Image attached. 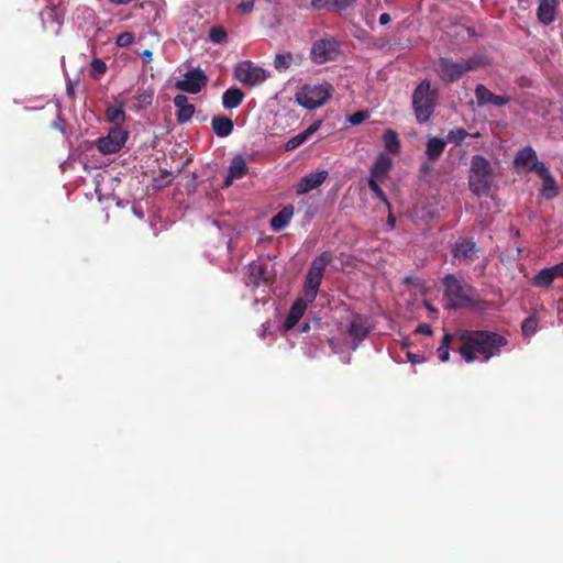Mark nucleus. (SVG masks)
<instances>
[{
	"label": "nucleus",
	"mask_w": 563,
	"mask_h": 563,
	"mask_svg": "<svg viewBox=\"0 0 563 563\" xmlns=\"http://www.w3.org/2000/svg\"><path fill=\"white\" fill-rule=\"evenodd\" d=\"M457 338L461 343L459 353L467 363L476 360L487 362L499 356L508 345L506 336L489 330H461Z\"/></svg>",
	"instance_id": "obj_1"
},
{
	"label": "nucleus",
	"mask_w": 563,
	"mask_h": 563,
	"mask_svg": "<svg viewBox=\"0 0 563 563\" xmlns=\"http://www.w3.org/2000/svg\"><path fill=\"white\" fill-rule=\"evenodd\" d=\"M332 253L324 251L311 262L303 283V299H297L292 303L285 319L287 330L292 329L303 316L307 307L306 301L311 303L316 300L325 268L332 262Z\"/></svg>",
	"instance_id": "obj_2"
},
{
	"label": "nucleus",
	"mask_w": 563,
	"mask_h": 563,
	"mask_svg": "<svg viewBox=\"0 0 563 563\" xmlns=\"http://www.w3.org/2000/svg\"><path fill=\"white\" fill-rule=\"evenodd\" d=\"M443 286V296L446 300V308L457 310L467 307H474L475 288L453 274H446L441 279Z\"/></svg>",
	"instance_id": "obj_3"
},
{
	"label": "nucleus",
	"mask_w": 563,
	"mask_h": 563,
	"mask_svg": "<svg viewBox=\"0 0 563 563\" xmlns=\"http://www.w3.org/2000/svg\"><path fill=\"white\" fill-rule=\"evenodd\" d=\"M439 98L438 88L429 79H423L412 92V109L416 120L426 123L432 117Z\"/></svg>",
	"instance_id": "obj_4"
},
{
	"label": "nucleus",
	"mask_w": 563,
	"mask_h": 563,
	"mask_svg": "<svg viewBox=\"0 0 563 563\" xmlns=\"http://www.w3.org/2000/svg\"><path fill=\"white\" fill-rule=\"evenodd\" d=\"M494 173L489 161L483 155H474L471 159L468 187L481 197L488 196L494 186Z\"/></svg>",
	"instance_id": "obj_5"
},
{
	"label": "nucleus",
	"mask_w": 563,
	"mask_h": 563,
	"mask_svg": "<svg viewBox=\"0 0 563 563\" xmlns=\"http://www.w3.org/2000/svg\"><path fill=\"white\" fill-rule=\"evenodd\" d=\"M479 66L477 58L472 57L463 62H454L449 57H441L435 64V71L440 79L446 84L459 80L465 73Z\"/></svg>",
	"instance_id": "obj_6"
},
{
	"label": "nucleus",
	"mask_w": 563,
	"mask_h": 563,
	"mask_svg": "<svg viewBox=\"0 0 563 563\" xmlns=\"http://www.w3.org/2000/svg\"><path fill=\"white\" fill-rule=\"evenodd\" d=\"M330 84L305 85L297 93L296 101L303 108L313 110L323 106L331 97Z\"/></svg>",
	"instance_id": "obj_7"
},
{
	"label": "nucleus",
	"mask_w": 563,
	"mask_h": 563,
	"mask_svg": "<svg viewBox=\"0 0 563 563\" xmlns=\"http://www.w3.org/2000/svg\"><path fill=\"white\" fill-rule=\"evenodd\" d=\"M276 278V271L269 258L260 257L249 266L247 286L258 287L272 285Z\"/></svg>",
	"instance_id": "obj_8"
},
{
	"label": "nucleus",
	"mask_w": 563,
	"mask_h": 563,
	"mask_svg": "<svg viewBox=\"0 0 563 563\" xmlns=\"http://www.w3.org/2000/svg\"><path fill=\"white\" fill-rule=\"evenodd\" d=\"M267 77L266 70L251 60H243L234 68V78L250 88L264 82Z\"/></svg>",
	"instance_id": "obj_9"
},
{
	"label": "nucleus",
	"mask_w": 563,
	"mask_h": 563,
	"mask_svg": "<svg viewBox=\"0 0 563 563\" xmlns=\"http://www.w3.org/2000/svg\"><path fill=\"white\" fill-rule=\"evenodd\" d=\"M340 53L339 42L333 36H324L312 44L310 58L316 64L334 60Z\"/></svg>",
	"instance_id": "obj_10"
},
{
	"label": "nucleus",
	"mask_w": 563,
	"mask_h": 563,
	"mask_svg": "<svg viewBox=\"0 0 563 563\" xmlns=\"http://www.w3.org/2000/svg\"><path fill=\"white\" fill-rule=\"evenodd\" d=\"M129 134L122 126H113L106 136L96 141L98 151L103 155L118 153L128 141Z\"/></svg>",
	"instance_id": "obj_11"
},
{
	"label": "nucleus",
	"mask_w": 563,
	"mask_h": 563,
	"mask_svg": "<svg viewBox=\"0 0 563 563\" xmlns=\"http://www.w3.org/2000/svg\"><path fill=\"white\" fill-rule=\"evenodd\" d=\"M514 166L521 173H534L536 175H538L541 169L547 167L543 162L539 161L537 152L530 145L520 148L516 153L514 158Z\"/></svg>",
	"instance_id": "obj_12"
},
{
	"label": "nucleus",
	"mask_w": 563,
	"mask_h": 563,
	"mask_svg": "<svg viewBox=\"0 0 563 563\" xmlns=\"http://www.w3.org/2000/svg\"><path fill=\"white\" fill-rule=\"evenodd\" d=\"M373 327L369 323V318L361 313H354L346 325V334L352 340L351 347L356 350L360 344L369 335Z\"/></svg>",
	"instance_id": "obj_13"
},
{
	"label": "nucleus",
	"mask_w": 563,
	"mask_h": 563,
	"mask_svg": "<svg viewBox=\"0 0 563 563\" xmlns=\"http://www.w3.org/2000/svg\"><path fill=\"white\" fill-rule=\"evenodd\" d=\"M208 77L200 68H194L184 74L181 80L175 84L176 89L188 93H198L207 85Z\"/></svg>",
	"instance_id": "obj_14"
},
{
	"label": "nucleus",
	"mask_w": 563,
	"mask_h": 563,
	"mask_svg": "<svg viewBox=\"0 0 563 563\" xmlns=\"http://www.w3.org/2000/svg\"><path fill=\"white\" fill-rule=\"evenodd\" d=\"M479 249L472 239L460 238L452 247V257L459 262L472 264Z\"/></svg>",
	"instance_id": "obj_15"
},
{
	"label": "nucleus",
	"mask_w": 563,
	"mask_h": 563,
	"mask_svg": "<svg viewBox=\"0 0 563 563\" xmlns=\"http://www.w3.org/2000/svg\"><path fill=\"white\" fill-rule=\"evenodd\" d=\"M329 173L327 170H320L305 175L299 183L296 185V194L298 196L306 195L309 191L320 187L328 178Z\"/></svg>",
	"instance_id": "obj_16"
},
{
	"label": "nucleus",
	"mask_w": 563,
	"mask_h": 563,
	"mask_svg": "<svg viewBox=\"0 0 563 563\" xmlns=\"http://www.w3.org/2000/svg\"><path fill=\"white\" fill-rule=\"evenodd\" d=\"M563 276V262L552 266L542 268L534 277L533 285L539 288H549L555 278Z\"/></svg>",
	"instance_id": "obj_17"
},
{
	"label": "nucleus",
	"mask_w": 563,
	"mask_h": 563,
	"mask_svg": "<svg viewBox=\"0 0 563 563\" xmlns=\"http://www.w3.org/2000/svg\"><path fill=\"white\" fill-rule=\"evenodd\" d=\"M542 180V187L540 189L541 196L547 200H552L559 195V186L555 178L551 174L549 167L541 169L537 175Z\"/></svg>",
	"instance_id": "obj_18"
},
{
	"label": "nucleus",
	"mask_w": 563,
	"mask_h": 563,
	"mask_svg": "<svg viewBox=\"0 0 563 563\" xmlns=\"http://www.w3.org/2000/svg\"><path fill=\"white\" fill-rule=\"evenodd\" d=\"M174 104L177 108L176 118H177V122L179 124H184L192 118L196 108L192 103H189L187 96H185V95L175 96Z\"/></svg>",
	"instance_id": "obj_19"
},
{
	"label": "nucleus",
	"mask_w": 563,
	"mask_h": 563,
	"mask_svg": "<svg viewBox=\"0 0 563 563\" xmlns=\"http://www.w3.org/2000/svg\"><path fill=\"white\" fill-rule=\"evenodd\" d=\"M393 166V161L389 156H387L384 153H380L373 166L371 167V176L369 178L378 179L379 181H384L387 177L388 173L390 172Z\"/></svg>",
	"instance_id": "obj_20"
},
{
	"label": "nucleus",
	"mask_w": 563,
	"mask_h": 563,
	"mask_svg": "<svg viewBox=\"0 0 563 563\" xmlns=\"http://www.w3.org/2000/svg\"><path fill=\"white\" fill-rule=\"evenodd\" d=\"M558 5V0H539L537 10L539 21L544 25H550L555 20Z\"/></svg>",
	"instance_id": "obj_21"
},
{
	"label": "nucleus",
	"mask_w": 563,
	"mask_h": 563,
	"mask_svg": "<svg viewBox=\"0 0 563 563\" xmlns=\"http://www.w3.org/2000/svg\"><path fill=\"white\" fill-rule=\"evenodd\" d=\"M321 121H316L301 133L290 137L285 144V150L287 152L296 150L306 141H308L321 128Z\"/></svg>",
	"instance_id": "obj_22"
},
{
	"label": "nucleus",
	"mask_w": 563,
	"mask_h": 563,
	"mask_svg": "<svg viewBox=\"0 0 563 563\" xmlns=\"http://www.w3.org/2000/svg\"><path fill=\"white\" fill-rule=\"evenodd\" d=\"M211 126L216 135L227 137L233 132L234 123L225 115H214L211 120Z\"/></svg>",
	"instance_id": "obj_23"
},
{
	"label": "nucleus",
	"mask_w": 563,
	"mask_h": 563,
	"mask_svg": "<svg viewBox=\"0 0 563 563\" xmlns=\"http://www.w3.org/2000/svg\"><path fill=\"white\" fill-rule=\"evenodd\" d=\"M446 141L440 137H429L426 145V155L429 161L435 162L443 154Z\"/></svg>",
	"instance_id": "obj_24"
},
{
	"label": "nucleus",
	"mask_w": 563,
	"mask_h": 563,
	"mask_svg": "<svg viewBox=\"0 0 563 563\" xmlns=\"http://www.w3.org/2000/svg\"><path fill=\"white\" fill-rule=\"evenodd\" d=\"M244 92L238 88V87H230L229 89H227L222 96V106L225 108V109H235L238 108L239 106H241V103L243 102L244 100Z\"/></svg>",
	"instance_id": "obj_25"
},
{
	"label": "nucleus",
	"mask_w": 563,
	"mask_h": 563,
	"mask_svg": "<svg viewBox=\"0 0 563 563\" xmlns=\"http://www.w3.org/2000/svg\"><path fill=\"white\" fill-rule=\"evenodd\" d=\"M355 0H311V5L316 10H336L342 11L354 3Z\"/></svg>",
	"instance_id": "obj_26"
},
{
	"label": "nucleus",
	"mask_w": 563,
	"mask_h": 563,
	"mask_svg": "<svg viewBox=\"0 0 563 563\" xmlns=\"http://www.w3.org/2000/svg\"><path fill=\"white\" fill-rule=\"evenodd\" d=\"M294 214V206L288 205L284 207L277 214H275L271 220V227L273 230L277 231L282 228L286 227Z\"/></svg>",
	"instance_id": "obj_27"
},
{
	"label": "nucleus",
	"mask_w": 563,
	"mask_h": 563,
	"mask_svg": "<svg viewBox=\"0 0 563 563\" xmlns=\"http://www.w3.org/2000/svg\"><path fill=\"white\" fill-rule=\"evenodd\" d=\"M154 93V89L151 87L139 88L137 93L134 97V108L136 110L148 108L153 102Z\"/></svg>",
	"instance_id": "obj_28"
},
{
	"label": "nucleus",
	"mask_w": 563,
	"mask_h": 563,
	"mask_svg": "<svg viewBox=\"0 0 563 563\" xmlns=\"http://www.w3.org/2000/svg\"><path fill=\"white\" fill-rule=\"evenodd\" d=\"M229 174L231 178L241 179L247 174V165L242 155H236L231 161L229 166Z\"/></svg>",
	"instance_id": "obj_29"
},
{
	"label": "nucleus",
	"mask_w": 563,
	"mask_h": 563,
	"mask_svg": "<svg viewBox=\"0 0 563 563\" xmlns=\"http://www.w3.org/2000/svg\"><path fill=\"white\" fill-rule=\"evenodd\" d=\"M107 120L115 126H121L125 121V112L123 106H109L106 110Z\"/></svg>",
	"instance_id": "obj_30"
},
{
	"label": "nucleus",
	"mask_w": 563,
	"mask_h": 563,
	"mask_svg": "<svg viewBox=\"0 0 563 563\" xmlns=\"http://www.w3.org/2000/svg\"><path fill=\"white\" fill-rule=\"evenodd\" d=\"M495 93L492 92L485 85L478 84L475 87V98L478 107L493 104Z\"/></svg>",
	"instance_id": "obj_31"
},
{
	"label": "nucleus",
	"mask_w": 563,
	"mask_h": 563,
	"mask_svg": "<svg viewBox=\"0 0 563 563\" xmlns=\"http://www.w3.org/2000/svg\"><path fill=\"white\" fill-rule=\"evenodd\" d=\"M385 148L391 153L397 154L400 150V141L398 134L394 130H386L383 135Z\"/></svg>",
	"instance_id": "obj_32"
},
{
	"label": "nucleus",
	"mask_w": 563,
	"mask_h": 563,
	"mask_svg": "<svg viewBox=\"0 0 563 563\" xmlns=\"http://www.w3.org/2000/svg\"><path fill=\"white\" fill-rule=\"evenodd\" d=\"M292 59V54L289 52L277 54L274 58V67L278 71H285L290 67Z\"/></svg>",
	"instance_id": "obj_33"
},
{
	"label": "nucleus",
	"mask_w": 563,
	"mask_h": 563,
	"mask_svg": "<svg viewBox=\"0 0 563 563\" xmlns=\"http://www.w3.org/2000/svg\"><path fill=\"white\" fill-rule=\"evenodd\" d=\"M379 183L380 181L378 179L368 178V187H369V189L373 191V194L380 201H383L387 206L388 210H391V205H390L387 196L385 195V192L380 188Z\"/></svg>",
	"instance_id": "obj_34"
},
{
	"label": "nucleus",
	"mask_w": 563,
	"mask_h": 563,
	"mask_svg": "<svg viewBox=\"0 0 563 563\" xmlns=\"http://www.w3.org/2000/svg\"><path fill=\"white\" fill-rule=\"evenodd\" d=\"M453 336L450 333H445L442 338V342L438 349V355L441 362H446L450 358V342Z\"/></svg>",
	"instance_id": "obj_35"
},
{
	"label": "nucleus",
	"mask_w": 563,
	"mask_h": 563,
	"mask_svg": "<svg viewBox=\"0 0 563 563\" xmlns=\"http://www.w3.org/2000/svg\"><path fill=\"white\" fill-rule=\"evenodd\" d=\"M228 38L225 29L221 25L212 26L209 30V40L214 44L224 43Z\"/></svg>",
	"instance_id": "obj_36"
},
{
	"label": "nucleus",
	"mask_w": 563,
	"mask_h": 563,
	"mask_svg": "<svg viewBox=\"0 0 563 563\" xmlns=\"http://www.w3.org/2000/svg\"><path fill=\"white\" fill-rule=\"evenodd\" d=\"M538 328V319L533 316L526 318L521 324V331L525 336L534 334Z\"/></svg>",
	"instance_id": "obj_37"
},
{
	"label": "nucleus",
	"mask_w": 563,
	"mask_h": 563,
	"mask_svg": "<svg viewBox=\"0 0 563 563\" xmlns=\"http://www.w3.org/2000/svg\"><path fill=\"white\" fill-rule=\"evenodd\" d=\"M468 135V133L466 132V130L464 129H455V130H451L449 133H448V136H446V141L448 142H454L456 144H460L461 142H463L465 140V137Z\"/></svg>",
	"instance_id": "obj_38"
},
{
	"label": "nucleus",
	"mask_w": 563,
	"mask_h": 563,
	"mask_svg": "<svg viewBox=\"0 0 563 563\" xmlns=\"http://www.w3.org/2000/svg\"><path fill=\"white\" fill-rule=\"evenodd\" d=\"M134 41V35L131 32H123L118 35L115 40V44L119 47H126L131 45Z\"/></svg>",
	"instance_id": "obj_39"
},
{
	"label": "nucleus",
	"mask_w": 563,
	"mask_h": 563,
	"mask_svg": "<svg viewBox=\"0 0 563 563\" xmlns=\"http://www.w3.org/2000/svg\"><path fill=\"white\" fill-rule=\"evenodd\" d=\"M255 0H241L236 9L241 14H249L253 11Z\"/></svg>",
	"instance_id": "obj_40"
},
{
	"label": "nucleus",
	"mask_w": 563,
	"mask_h": 563,
	"mask_svg": "<svg viewBox=\"0 0 563 563\" xmlns=\"http://www.w3.org/2000/svg\"><path fill=\"white\" fill-rule=\"evenodd\" d=\"M367 118H368L367 111H357L349 117V122L352 123L353 125H357V124H361L362 122H364Z\"/></svg>",
	"instance_id": "obj_41"
},
{
	"label": "nucleus",
	"mask_w": 563,
	"mask_h": 563,
	"mask_svg": "<svg viewBox=\"0 0 563 563\" xmlns=\"http://www.w3.org/2000/svg\"><path fill=\"white\" fill-rule=\"evenodd\" d=\"M91 69L93 73L102 75L107 71V64L102 59L95 58L91 62Z\"/></svg>",
	"instance_id": "obj_42"
},
{
	"label": "nucleus",
	"mask_w": 563,
	"mask_h": 563,
	"mask_svg": "<svg viewBox=\"0 0 563 563\" xmlns=\"http://www.w3.org/2000/svg\"><path fill=\"white\" fill-rule=\"evenodd\" d=\"M511 101V97L509 96H497L495 95L493 104L496 107H504Z\"/></svg>",
	"instance_id": "obj_43"
},
{
	"label": "nucleus",
	"mask_w": 563,
	"mask_h": 563,
	"mask_svg": "<svg viewBox=\"0 0 563 563\" xmlns=\"http://www.w3.org/2000/svg\"><path fill=\"white\" fill-rule=\"evenodd\" d=\"M416 332L420 333V334H424V335H431L433 331H432V328H431L430 324H428V323H420L417 327Z\"/></svg>",
	"instance_id": "obj_44"
},
{
	"label": "nucleus",
	"mask_w": 563,
	"mask_h": 563,
	"mask_svg": "<svg viewBox=\"0 0 563 563\" xmlns=\"http://www.w3.org/2000/svg\"><path fill=\"white\" fill-rule=\"evenodd\" d=\"M144 64H148L153 59V53L150 49H144L141 54Z\"/></svg>",
	"instance_id": "obj_45"
},
{
	"label": "nucleus",
	"mask_w": 563,
	"mask_h": 563,
	"mask_svg": "<svg viewBox=\"0 0 563 563\" xmlns=\"http://www.w3.org/2000/svg\"><path fill=\"white\" fill-rule=\"evenodd\" d=\"M390 21H391V18H390L389 13H382V14L379 15V23H380L382 25H386V24H388Z\"/></svg>",
	"instance_id": "obj_46"
},
{
	"label": "nucleus",
	"mask_w": 563,
	"mask_h": 563,
	"mask_svg": "<svg viewBox=\"0 0 563 563\" xmlns=\"http://www.w3.org/2000/svg\"><path fill=\"white\" fill-rule=\"evenodd\" d=\"M235 179L236 178H231V175L229 174L224 180V187H230Z\"/></svg>",
	"instance_id": "obj_47"
},
{
	"label": "nucleus",
	"mask_w": 563,
	"mask_h": 563,
	"mask_svg": "<svg viewBox=\"0 0 563 563\" xmlns=\"http://www.w3.org/2000/svg\"><path fill=\"white\" fill-rule=\"evenodd\" d=\"M388 224L394 228L395 224H396V219L394 218V216L391 214V212L389 211V217H388V220H387Z\"/></svg>",
	"instance_id": "obj_48"
},
{
	"label": "nucleus",
	"mask_w": 563,
	"mask_h": 563,
	"mask_svg": "<svg viewBox=\"0 0 563 563\" xmlns=\"http://www.w3.org/2000/svg\"><path fill=\"white\" fill-rule=\"evenodd\" d=\"M429 169H430V166L428 164H422L420 166V172L423 173V174L428 173Z\"/></svg>",
	"instance_id": "obj_49"
},
{
	"label": "nucleus",
	"mask_w": 563,
	"mask_h": 563,
	"mask_svg": "<svg viewBox=\"0 0 563 563\" xmlns=\"http://www.w3.org/2000/svg\"><path fill=\"white\" fill-rule=\"evenodd\" d=\"M408 356H409V358H410V361H411V362H417V361H416V355L408 354Z\"/></svg>",
	"instance_id": "obj_50"
}]
</instances>
